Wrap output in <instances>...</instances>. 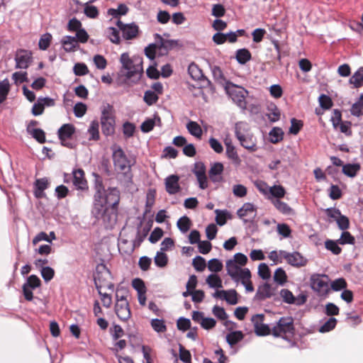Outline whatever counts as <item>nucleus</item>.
<instances>
[{"label":"nucleus","instance_id":"f257e3e1","mask_svg":"<svg viewBox=\"0 0 363 363\" xmlns=\"http://www.w3.org/2000/svg\"><path fill=\"white\" fill-rule=\"evenodd\" d=\"M120 61L123 69L126 71V78L134 83L138 82L143 72L142 58L134 57L131 59L128 53L124 52L121 54Z\"/></svg>","mask_w":363,"mask_h":363},{"label":"nucleus","instance_id":"f03ea898","mask_svg":"<svg viewBox=\"0 0 363 363\" xmlns=\"http://www.w3.org/2000/svg\"><path fill=\"white\" fill-rule=\"evenodd\" d=\"M112 150V159L116 171L123 174L126 178L131 179V167L133 163L128 158L121 146L113 145L111 147Z\"/></svg>","mask_w":363,"mask_h":363},{"label":"nucleus","instance_id":"7ed1b4c3","mask_svg":"<svg viewBox=\"0 0 363 363\" xmlns=\"http://www.w3.org/2000/svg\"><path fill=\"white\" fill-rule=\"evenodd\" d=\"M235 135L240 145L250 152L258 150L257 139L247 131V124L245 122H238L235 125Z\"/></svg>","mask_w":363,"mask_h":363},{"label":"nucleus","instance_id":"20e7f679","mask_svg":"<svg viewBox=\"0 0 363 363\" xmlns=\"http://www.w3.org/2000/svg\"><path fill=\"white\" fill-rule=\"evenodd\" d=\"M294 322L291 316L281 317L272 328V334L276 337H281L286 340H290L295 333Z\"/></svg>","mask_w":363,"mask_h":363},{"label":"nucleus","instance_id":"39448f33","mask_svg":"<svg viewBox=\"0 0 363 363\" xmlns=\"http://www.w3.org/2000/svg\"><path fill=\"white\" fill-rule=\"evenodd\" d=\"M120 201V191L117 188H108L104 193L101 195L99 201L98 199L94 201V206L96 208L107 207L118 209V205Z\"/></svg>","mask_w":363,"mask_h":363},{"label":"nucleus","instance_id":"423d86ee","mask_svg":"<svg viewBox=\"0 0 363 363\" xmlns=\"http://www.w3.org/2000/svg\"><path fill=\"white\" fill-rule=\"evenodd\" d=\"M101 125L102 133L111 136L115 133V117L113 114V106L110 104L104 106L101 110Z\"/></svg>","mask_w":363,"mask_h":363},{"label":"nucleus","instance_id":"0eeeda50","mask_svg":"<svg viewBox=\"0 0 363 363\" xmlns=\"http://www.w3.org/2000/svg\"><path fill=\"white\" fill-rule=\"evenodd\" d=\"M91 213L96 219H102L106 228L113 227L117 222L118 209L116 208L102 207L101 209L93 206Z\"/></svg>","mask_w":363,"mask_h":363},{"label":"nucleus","instance_id":"6e6552de","mask_svg":"<svg viewBox=\"0 0 363 363\" xmlns=\"http://www.w3.org/2000/svg\"><path fill=\"white\" fill-rule=\"evenodd\" d=\"M75 133V127L71 123L62 125L57 130L58 138L62 146L69 149L76 147V143L71 140Z\"/></svg>","mask_w":363,"mask_h":363},{"label":"nucleus","instance_id":"1a4fd4ad","mask_svg":"<svg viewBox=\"0 0 363 363\" xmlns=\"http://www.w3.org/2000/svg\"><path fill=\"white\" fill-rule=\"evenodd\" d=\"M226 91L233 102L242 108H246L245 96L247 91L244 88L231 84L225 87Z\"/></svg>","mask_w":363,"mask_h":363},{"label":"nucleus","instance_id":"9d476101","mask_svg":"<svg viewBox=\"0 0 363 363\" xmlns=\"http://www.w3.org/2000/svg\"><path fill=\"white\" fill-rule=\"evenodd\" d=\"M310 284L311 289L319 295H325L329 291L328 277L325 274H312L310 278Z\"/></svg>","mask_w":363,"mask_h":363},{"label":"nucleus","instance_id":"9b49d317","mask_svg":"<svg viewBox=\"0 0 363 363\" xmlns=\"http://www.w3.org/2000/svg\"><path fill=\"white\" fill-rule=\"evenodd\" d=\"M99 268H101L102 270L106 274H109L110 272L106 267L105 265H101V267H97L96 272V274H94V284H95L96 288L99 291V295L101 297V301H102V303H103V306L104 307H106V308H109L111 306V303H112L111 296L110 294H106V293H104L103 294L99 290V289L101 287V284H99V283L101 282V280H102V275H101V274L103 273L102 272L99 271Z\"/></svg>","mask_w":363,"mask_h":363},{"label":"nucleus","instance_id":"f8f14e48","mask_svg":"<svg viewBox=\"0 0 363 363\" xmlns=\"http://www.w3.org/2000/svg\"><path fill=\"white\" fill-rule=\"evenodd\" d=\"M14 60L16 69H27L33 62V53L26 49H18L15 53Z\"/></svg>","mask_w":363,"mask_h":363},{"label":"nucleus","instance_id":"ddd939ff","mask_svg":"<svg viewBox=\"0 0 363 363\" xmlns=\"http://www.w3.org/2000/svg\"><path fill=\"white\" fill-rule=\"evenodd\" d=\"M279 255L284 258L287 263L294 267L305 266L308 260L298 252H288L285 250H279Z\"/></svg>","mask_w":363,"mask_h":363},{"label":"nucleus","instance_id":"4468645a","mask_svg":"<svg viewBox=\"0 0 363 363\" xmlns=\"http://www.w3.org/2000/svg\"><path fill=\"white\" fill-rule=\"evenodd\" d=\"M264 318V315L263 314H256L252 317L255 332L258 336H265L272 333V328L269 325L263 323Z\"/></svg>","mask_w":363,"mask_h":363},{"label":"nucleus","instance_id":"2eb2a0df","mask_svg":"<svg viewBox=\"0 0 363 363\" xmlns=\"http://www.w3.org/2000/svg\"><path fill=\"white\" fill-rule=\"evenodd\" d=\"M73 174V185L74 187L82 191H87L89 189L88 183L84 177V172L82 169H74Z\"/></svg>","mask_w":363,"mask_h":363},{"label":"nucleus","instance_id":"dca6fc26","mask_svg":"<svg viewBox=\"0 0 363 363\" xmlns=\"http://www.w3.org/2000/svg\"><path fill=\"white\" fill-rule=\"evenodd\" d=\"M188 72L192 79L201 81L203 87L211 85V81L203 74L201 69L195 63L192 62L189 65Z\"/></svg>","mask_w":363,"mask_h":363},{"label":"nucleus","instance_id":"f3484780","mask_svg":"<svg viewBox=\"0 0 363 363\" xmlns=\"http://www.w3.org/2000/svg\"><path fill=\"white\" fill-rule=\"evenodd\" d=\"M275 289L268 283H264L259 285L255 295L254 299L262 301L267 298L273 297L275 295Z\"/></svg>","mask_w":363,"mask_h":363},{"label":"nucleus","instance_id":"a211bd4d","mask_svg":"<svg viewBox=\"0 0 363 363\" xmlns=\"http://www.w3.org/2000/svg\"><path fill=\"white\" fill-rule=\"evenodd\" d=\"M179 177L177 174H171L164 179L165 189L170 194H176L181 190L179 184Z\"/></svg>","mask_w":363,"mask_h":363},{"label":"nucleus","instance_id":"6ab92c4d","mask_svg":"<svg viewBox=\"0 0 363 363\" xmlns=\"http://www.w3.org/2000/svg\"><path fill=\"white\" fill-rule=\"evenodd\" d=\"M115 312L118 318L122 321H127L131 315L128 301L116 303Z\"/></svg>","mask_w":363,"mask_h":363},{"label":"nucleus","instance_id":"aec40b11","mask_svg":"<svg viewBox=\"0 0 363 363\" xmlns=\"http://www.w3.org/2000/svg\"><path fill=\"white\" fill-rule=\"evenodd\" d=\"M223 172V165L220 162H215L208 172V176L211 181L213 183H220L223 179L222 173Z\"/></svg>","mask_w":363,"mask_h":363},{"label":"nucleus","instance_id":"412c9836","mask_svg":"<svg viewBox=\"0 0 363 363\" xmlns=\"http://www.w3.org/2000/svg\"><path fill=\"white\" fill-rule=\"evenodd\" d=\"M154 37L156 42L159 43L158 47L162 48L164 52H169V50H172L178 45V40H165L162 38V37L159 33H155Z\"/></svg>","mask_w":363,"mask_h":363},{"label":"nucleus","instance_id":"4be33fe9","mask_svg":"<svg viewBox=\"0 0 363 363\" xmlns=\"http://www.w3.org/2000/svg\"><path fill=\"white\" fill-rule=\"evenodd\" d=\"M139 31V26L135 23H127L122 31V37L127 40H132L137 37Z\"/></svg>","mask_w":363,"mask_h":363},{"label":"nucleus","instance_id":"5701e85b","mask_svg":"<svg viewBox=\"0 0 363 363\" xmlns=\"http://www.w3.org/2000/svg\"><path fill=\"white\" fill-rule=\"evenodd\" d=\"M49 182L46 177L37 179L34 182V196L42 198L44 196V190L48 188Z\"/></svg>","mask_w":363,"mask_h":363},{"label":"nucleus","instance_id":"b1692460","mask_svg":"<svg viewBox=\"0 0 363 363\" xmlns=\"http://www.w3.org/2000/svg\"><path fill=\"white\" fill-rule=\"evenodd\" d=\"M144 231V233L141 234L140 230H138L135 240L130 244V246L124 250L125 254L130 255L133 252L135 247H138L141 245L146 237L148 230Z\"/></svg>","mask_w":363,"mask_h":363},{"label":"nucleus","instance_id":"393cba45","mask_svg":"<svg viewBox=\"0 0 363 363\" xmlns=\"http://www.w3.org/2000/svg\"><path fill=\"white\" fill-rule=\"evenodd\" d=\"M361 169V165L359 163H347L342 165V172L350 178H354Z\"/></svg>","mask_w":363,"mask_h":363},{"label":"nucleus","instance_id":"a878e982","mask_svg":"<svg viewBox=\"0 0 363 363\" xmlns=\"http://www.w3.org/2000/svg\"><path fill=\"white\" fill-rule=\"evenodd\" d=\"M349 83L353 88L358 89L363 86V67H359L350 77Z\"/></svg>","mask_w":363,"mask_h":363},{"label":"nucleus","instance_id":"bb28decb","mask_svg":"<svg viewBox=\"0 0 363 363\" xmlns=\"http://www.w3.org/2000/svg\"><path fill=\"white\" fill-rule=\"evenodd\" d=\"M94 176L95 177L94 180V189H95V194L94 196V201L101 199V195H102L104 191L106 190L104 189V184H103V180L102 178L97 174H94Z\"/></svg>","mask_w":363,"mask_h":363},{"label":"nucleus","instance_id":"cd10ccee","mask_svg":"<svg viewBox=\"0 0 363 363\" xmlns=\"http://www.w3.org/2000/svg\"><path fill=\"white\" fill-rule=\"evenodd\" d=\"M226 269H227V274L234 280L238 281V272L240 270V267L237 265L233 261V259H228L226 262Z\"/></svg>","mask_w":363,"mask_h":363},{"label":"nucleus","instance_id":"c85d7f7f","mask_svg":"<svg viewBox=\"0 0 363 363\" xmlns=\"http://www.w3.org/2000/svg\"><path fill=\"white\" fill-rule=\"evenodd\" d=\"M226 146V155L227 157L231 160L235 164H239L241 162L236 149L234 145H232L230 142H225Z\"/></svg>","mask_w":363,"mask_h":363},{"label":"nucleus","instance_id":"c756f323","mask_svg":"<svg viewBox=\"0 0 363 363\" xmlns=\"http://www.w3.org/2000/svg\"><path fill=\"white\" fill-rule=\"evenodd\" d=\"M274 207L281 213L284 215H294V211L285 202L279 199L272 201Z\"/></svg>","mask_w":363,"mask_h":363},{"label":"nucleus","instance_id":"7c9ffc66","mask_svg":"<svg viewBox=\"0 0 363 363\" xmlns=\"http://www.w3.org/2000/svg\"><path fill=\"white\" fill-rule=\"evenodd\" d=\"M257 209L253 203H245L241 208H240L237 211V215L239 218H243L245 216H247L251 213H255V216L256 215Z\"/></svg>","mask_w":363,"mask_h":363},{"label":"nucleus","instance_id":"2f4dec72","mask_svg":"<svg viewBox=\"0 0 363 363\" xmlns=\"http://www.w3.org/2000/svg\"><path fill=\"white\" fill-rule=\"evenodd\" d=\"M62 44L66 52H70L74 50L75 47L77 45L76 37L71 35H66L62 40Z\"/></svg>","mask_w":363,"mask_h":363},{"label":"nucleus","instance_id":"473e14b6","mask_svg":"<svg viewBox=\"0 0 363 363\" xmlns=\"http://www.w3.org/2000/svg\"><path fill=\"white\" fill-rule=\"evenodd\" d=\"M236 60L240 65H245L252 58L250 52L246 48L239 49L236 51Z\"/></svg>","mask_w":363,"mask_h":363},{"label":"nucleus","instance_id":"72a5a7b5","mask_svg":"<svg viewBox=\"0 0 363 363\" xmlns=\"http://www.w3.org/2000/svg\"><path fill=\"white\" fill-rule=\"evenodd\" d=\"M244 337V335L240 330H235L228 333L226 336V342L231 347L240 342Z\"/></svg>","mask_w":363,"mask_h":363},{"label":"nucleus","instance_id":"f704fd0d","mask_svg":"<svg viewBox=\"0 0 363 363\" xmlns=\"http://www.w3.org/2000/svg\"><path fill=\"white\" fill-rule=\"evenodd\" d=\"M186 129L189 133L196 137L200 138L202 135V129L201 126L195 121H189L186 123Z\"/></svg>","mask_w":363,"mask_h":363},{"label":"nucleus","instance_id":"c9c22d12","mask_svg":"<svg viewBox=\"0 0 363 363\" xmlns=\"http://www.w3.org/2000/svg\"><path fill=\"white\" fill-rule=\"evenodd\" d=\"M26 130L28 133L30 134L39 143L43 144L45 143V133L43 129H30V128H26Z\"/></svg>","mask_w":363,"mask_h":363},{"label":"nucleus","instance_id":"e433bc0d","mask_svg":"<svg viewBox=\"0 0 363 363\" xmlns=\"http://www.w3.org/2000/svg\"><path fill=\"white\" fill-rule=\"evenodd\" d=\"M99 123L96 120L91 122L88 128V133L89 134V140H98L99 139Z\"/></svg>","mask_w":363,"mask_h":363},{"label":"nucleus","instance_id":"4c0bfd02","mask_svg":"<svg viewBox=\"0 0 363 363\" xmlns=\"http://www.w3.org/2000/svg\"><path fill=\"white\" fill-rule=\"evenodd\" d=\"M210 288L219 289L223 287L222 279L216 274H211L208 276L206 280Z\"/></svg>","mask_w":363,"mask_h":363},{"label":"nucleus","instance_id":"58836bf2","mask_svg":"<svg viewBox=\"0 0 363 363\" xmlns=\"http://www.w3.org/2000/svg\"><path fill=\"white\" fill-rule=\"evenodd\" d=\"M107 38L111 43L118 45L121 43L119 30L114 27H108L106 31Z\"/></svg>","mask_w":363,"mask_h":363},{"label":"nucleus","instance_id":"ea45409f","mask_svg":"<svg viewBox=\"0 0 363 363\" xmlns=\"http://www.w3.org/2000/svg\"><path fill=\"white\" fill-rule=\"evenodd\" d=\"M337 242L342 245H354L355 243V238L350 232L343 230L340 238L337 240Z\"/></svg>","mask_w":363,"mask_h":363},{"label":"nucleus","instance_id":"a19ab883","mask_svg":"<svg viewBox=\"0 0 363 363\" xmlns=\"http://www.w3.org/2000/svg\"><path fill=\"white\" fill-rule=\"evenodd\" d=\"M338 245L340 244L337 242V240H327L325 242V248L335 255H340L342 252V249Z\"/></svg>","mask_w":363,"mask_h":363},{"label":"nucleus","instance_id":"79ce46f5","mask_svg":"<svg viewBox=\"0 0 363 363\" xmlns=\"http://www.w3.org/2000/svg\"><path fill=\"white\" fill-rule=\"evenodd\" d=\"M10 84L8 79H4L0 82V104L3 103L9 92Z\"/></svg>","mask_w":363,"mask_h":363},{"label":"nucleus","instance_id":"37998d69","mask_svg":"<svg viewBox=\"0 0 363 363\" xmlns=\"http://www.w3.org/2000/svg\"><path fill=\"white\" fill-rule=\"evenodd\" d=\"M287 279L286 272L281 268L279 267L276 269L274 274V281L279 285L283 286Z\"/></svg>","mask_w":363,"mask_h":363},{"label":"nucleus","instance_id":"c03bdc74","mask_svg":"<svg viewBox=\"0 0 363 363\" xmlns=\"http://www.w3.org/2000/svg\"><path fill=\"white\" fill-rule=\"evenodd\" d=\"M226 294L223 296V299L230 305H235L238 302V293L235 289L225 291Z\"/></svg>","mask_w":363,"mask_h":363},{"label":"nucleus","instance_id":"a18cd8bd","mask_svg":"<svg viewBox=\"0 0 363 363\" xmlns=\"http://www.w3.org/2000/svg\"><path fill=\"white\" fill-rule=\"evenodd\" d=\"M270 141L272 143H277L282 140L284 132L280 128H273L269 133Z\"/></svg>","mask_w":363,"mask_h":363},{"label":"nucleus","instance_id":"49530a36","mask_svg":"<svg viewBox=\"0 0 363 363\" xmlns=\"http://www.w3.org/2000/svg\"><path fill=\"white\" fill-rule=\"evenodd\" d=\"M41 284V281L39 277L35 274H31L27 278V281L23 284V286L30 289H35L39 287Z\"/></svg>","mask_w":363,"mask_h":363},{"label":"nucleus","instance_id":"de8ad7c7","mask_svg":"<svg viewBox=\"0 0 363 363\" xmlns=\"http://www.w3.org/2000/svg\"><path fill=\"white\" fill-rule=\"evenodd\" d=\"M150 325L157 333H164L167 330V325L162 319L153 318L151 320Z\"/></svg>","mask_w":363,"mask_h":363},{"label":"nucleus","instance_id":"09e8293b","mask_svg":"<svg viewBox=\"0 0 363 363\" xmlns=\"http://www.w3.org/2000/svg\"><path fill=\"white\" fill-rule=\"evenodd\" d=\"M268 190L269 194L277 198V199L283 198L286 194V190L281 185H274L273 186H270Z\"/></svg>","mask_w":363,"mask_h":363},{"label":"nucleus","instance_id":"8fccbe9b","mask_svg":"<svg viewBox=\"0 0 363 363\" xmlns=\"http://www.w3.org/2000/svg\"><path fill=\"white\" fill-rule=\"evenodd\" d=\"M177 225L179 230L185 233L190 229L191 220L187 216H184L178 220Z\"/></svg>","mask_w":363,"mask_h":363},{"label":"nucleus","instance_id":"3c124183","mask_svg":"<svg viewBox=\"0 0 363 363\" xmlns=\"http://www.w3.org/2000/svg\"><path fill=\"white\" fill-rule=\"evenodd\" d=\"M337 319L335 318H330L320 328L319 332L322 333H328L333 330L337 325Z\"/></svg>","mask_w":363,"mask_h":363},{"label":"nucleus","instance_id":"603ef678","mask_svg":"<svg viewBox=\"0 0 363 363\" xmlns=\"http://www.w3.org/2000/svg\"><path fill=\"white\" fill-rule=\"evenodd\" d=\"M84 13L88 18H96L99 16V10L95 6L89 5V3H85Z\"/></svg>","mask_w":363,"mask_h":363},{"label":"nucleus","instance_id":"864d4df0","mask_svg":"<svg viewBox=\"0 0 363 363\" xmlns=\"http://www.w3.org/2000/svg\"><path fill=\"white\" fill-rule=\"evenodd\" d=\"M155 264L158 267H164L168 262L167 255L163 252H157L155 257Z\"/></svg>","mask_w":363,"mask_h":363},{"label":"nucleus","instance_id":"5fc2aeb1","mask_svg":"<svg viewBox=\"0 0 363 363\" xmlns=\"http://www.w3.org/2000/svg\"><path fill=\"white\" fill-rule=\"evenodd\" d=\"M51 40H52V35L50 33H46L43 34L40 37L39 42H38L39 48L42 50H47L50 45Z\"/></svg>","mask_w":363,"mask_h":363},{"label":"nucleus","instance_id":"6e6d98bb","mask_svg":"<svg viewBox=\"0 0 363 363\" xmlns=\"http://www.w3.org/2000/svg\"><path fill=\"white\" fill-rule=\"evenodd\" d=\"M223 263L217 258L211 259L208 262V269L212 272H218L223 269Z\"/></svg>","mask_w":363,"mask_h":363},{"label":"nucleus","instance_id":"4d7b16f0","mask_svg":"<svg viewBox=\"0 0 363 363\" xmlns=\"http://www.w3.org/2000/svg\"><path fill=\"white\" fill-rule=\"evenodd\" d=\"M159 99L158 95L152 90H147L145 92L143 100L149 106L153 105Z\"/></svg>","mask_w":363,"mask_h":363},{"label":"nucleus","instance_id":"13d9d810","mask_svg":"<svg viewBox=\"0 0 363 363\" xmlns=\"http://www.w3.org/2000/svg\"><path fill=\"white\" fill-rule=\"evenodd\" d=\"M303 125V123L302 121L292 118L291 119V127L289 128V133L293 135H297L302 128Z\"/></svg>","mask_w":363,"mask_h":363},{"label":"nucleus","instance_id":"bf43d9fd","mask_svg":"<svg viewBox=\"0 0 363 363\" xmlns=\"http://www.w3.org/2000/svg\"><path fill=\"white\" fill-rule=\"evenodd\" d=\"M192 265L198 272H203L206 268V260L201 256L197 255L192 262Z\"/></svg>","mask_w":363,"mask_h":363},{"label":"nucleus","instance_id":"052dcab7","mask_svg":"<svg viewBox=\"0 0 363 363\" xmlns=\"http://www.w3.org/2000/svg\"><path fill=\"white\" fill-rule=\"evenodd\" d=\"M135 126L133 123L126 121L123 125V133L125 138H131L135 133Z\"/></svg>","mask_w":363,"mask_h":363},{"label":"nucleus","instance_id":"680f3d73","mask_svg":"<svg viewBox=\"0 0 363 363\" xmlns=\"http://www.w3.org/2000/svg\"><path fill=\"white\" fill-rule=\"evenodd\" d=\"M320 106L323 109H330L333 106L331 98L326 94H321L318 98Z\"/></svg>","mask_w":363,"mask_h":363},{"label":"nucleus","instance_id":"e2e57ef3","mask_svg":"<svg viewBox=\"0 0 363 363\" xmlns=\"http://www.w3.org/2000/svg\"><path fill=\"white\" fill-rule=\"evenodd\" d=\"M41 276L45 282L50 281L53 279L55 275L54 269L50 267H42L40 270Z\"/></svg>","mask_w":363,"mask_h":363},{"label":"nucleus","instance_id":"0e129e2a","mask_svg":"<svg viewBox=\"0 0 363 363\" xmlns=\"http://www.w3.org/2000/svg\"><path fill=\"white\" fill-rule=\"evenodd\" d=\"M73 71L77 76H84L88 74L89 69L84 63L78 62L74 65Z\"/></svg>","mask_w":363,"mask_h":363},{"label":"nucleus","instance_id":"69168bd1","mask_svg":"<svg viewBox=\"0 0 363 363\" xmlns=\"http://www.w3.org/2000/svg\"><path fill=\"white\" fill-rule=\"evenodd\" d=\"M258 275L264 280L270 278V269L268 265L265 263H260L258 267Z\"/></svg>","mask_w":363,"mask_h":363},{"label":"nucleus","instance_id":"338daca9","mask_svg":"<svg viewBox=\"0 0 363 363\" xmlns=\"http://www.w3.org/2000/svg\"><path fill=\"white\" fill-rule=\"evenodd\" d=\"M280 296L283 299V301L288 304H292L294 303V296L292 292L287 289H282L280 291Z\"/></svg>","mask_w":363,"mask_h":363},{"label":"nucleus","instance_id":"774afa93","mask_svg":"<svg viewBox=\"0 0 363 363\" xmlns=\"http://www.w3.org/2000/svg\"><path fill=\"white\" fill-rule=\"evenodd\" d=\"M87 106L82 102L77 103L73 108L74 116L77 118H82L86 112Z\"/></svg>","mask_w":363,"mask_h":363}]
</instances>
